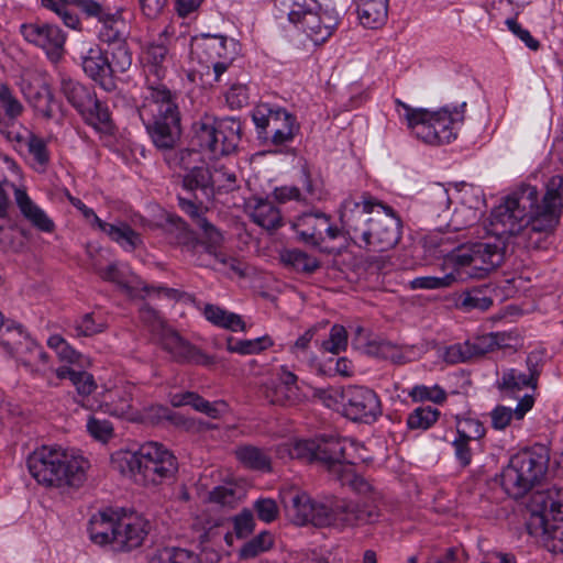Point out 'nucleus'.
<instances>
[{
  "label": "nucleus",
  "instance_id": "31",
  "mask_svg": "<svg viewBox=\"0 0 563 563\" xmlns=\"http://www.w3.org/2000/svg\"><path fill=\"white\" fill-rule=\"evenodd\" d=\"M96 225L113 242L118 243L123 250L128 252L134 251L143 243L140 233L133 230L125 222L111 224L102 221L100 218H96Z\"/></svg>",
  "mask_w": 563,
  "mask_h": 563
},
{
  "label": "nucleus",
  "instance_id": "12",
  "mask_svg": "<svg viewBox=\"0 0 563 563\" xmlns=\"http://www.w3.org/2000/svg\"><path fill=\"white\" fill-rule=\"evenodd\" d=\"M197 228L201 230V239H194L185 245L187 252L196 257V263L199 266L209 267L212 266L211 260H213L216 263L228 266L230 271L243 276L242 263L219 251L223 242L222 233L207 219H199Z\"/></svg>",
  "mask_w": 563,
  "mask_h": 563
},
{
  "label": "nucleus",
  "instance_id": "42",
  "mask_svg": "<svg viewBox=\"0 0 563 563\" xmlns=\"http://www.w3.org/2000/svg\"><path fill=\"white\" fill-rule=\"evenodd\" d=\"M219 120L210 114H203L192 123V140L202 150L210 152L211 145L214 144Z\"/></svg>",
  "mask_w": 563,
  "mask_h": 563
},
{
  "label": "nucleus",
  "instance_id": "33",
  "mask_svg": "<svg viewBox=\"0 0 563 563\" xmlns=\"http://www.w3.org/2000/svg\"><path fill=\"white\" fill-rule=\"evenodd\" d=\"M172 402L175 407L191 406L195 410L207 415L212 419H218L228 412V404L223 400L210 402L196 393L176 394Z\"/></svg>",
  "mask_w": 563,
  "mask_h": 563
},
{
  "label": "nucleus",
  "instance_id": "32",
  "mask_svg": "<svg viewBox=\"0 0 563 563\" xmlns=\"http://www.w3.org/2000/svg\"><path fill=\"white\" fill-rule=\"evenodd\" d=\"M492 290L489 286H477L460 292L455 306L463 312L487 311L493 306Z\"/></svg>",
  "mask_w": 563,
  "mask_h": 563
},
{
  "label": "nucleus",
  "instance_id": "54",
  "mask_svg": "<svg viewBox=\"0 0 563 563\" xmlns=\"http://www.w3.org/2000/svg\"><path fill=\"white\" fill-rule=\"evenodd\" d=\"M319 445L317 440H296L289 448L291 459L307 463L319 462Z\"/></svg>",
  "mask_w": 563,
  "mask_h": 563
},
{
  "label": "nucleus",
  "instance_id": "9",
  "mask_svg": "<svg viewBox=\"0 0 563 563\" xmlns=\"http://www.w3.org/2000/svg\"><path fill=\"white\" fill-rule=\"evenodd\" d=\"M531 533L541 537L543 545L553 553L563 552V504L542 492H536L530 501Z\"/></svg>",
  "mask_w": 563,
  "mask_h": 563
},
{
  "label": "nucleus",
  "instance_id": "24",
  "mask_svg": "<svg viewBox=\"0 0 563 563\" xmlns=\"http://www.w3.org/2000/svg\"><path fill=\"white\" fill-rule=\"evenodd\" d=\"M81 67L84 73L106 91L117 89V80L112 78L108 64V52L102 51L98 45L90 47L81 56Z\"/></svg>",
  "mask_w": 563,
  "mask_h": 563
},
{
  "label": "nucleus",
  "instance_id": "61",
  "mask_svg": "<svg viewBox=\"0 0 563 563\" xmlns=\"http://www.w3.org/2000/svg\"><path fill=\"white\" fill-rule=\"evenodd\" d=\"M428 203L437 213L449 210L451 199L448 189L441 184L433 185L428 190Z\"/></svg>",
  "mask_w": 563,
  "mask_h": 563
},
{
  "label": "nucleus",
  "instance_id": "16",
  "mask_svg": "<svg viewBox=\"0 0 563 563\" xmlns=\"http://www.w3.org/2000/svg\"><path fill=\"white\" fill-rule=\"evenodd\" d=\"M343 413L352 421L374 422L382 415L376 393L364 386H349L342 393Z\"/></svg>",
  "mask_w": 563,
  "mask_h": 563
},
{
  "label": "nucleus",
  "instance_id": "56",
  "mask_svg": "<svg viewBox=\"0 0 563 563\" xmlns=\"http://www.w3.org/2000/svg\"><path fill=\"white\" fill-rule=\"evenodd\" d=\"M413 401H432L442 404L446 399V393L439 385H417L408 394Z\"/></svg>",
  "mask_w": 563,
  "mask_h": 563
},
{
  "label": "nucleus",
  "instance_id": "18",
  "mask_svg": "<svg viewBox=\"0 0 563 563\" xmlns=\"http://www.w3.org/2000/svg\"><path fill=\"white\" fill-rule=\"evenodd\" d=\"M21 34L29 43L44 49L52 62H57L63 56L66 35L57 25L26 23L21 25Z\"/></svg>",
  "mask_w": 563,
  "mask_h": 563
},
{
  "label": "nucleus",
  "instance_id": "43",
  "mask_svg": "<svg viewBox=\"0 0 563 563\" xmlns=\"http://www.w3.org/2000/svg\"><path fill=\"white\" fill-rule=\"evenodd\" d=\"M110 48L108 52V64L111 68L112 78L115 80L118 74L125 73L132 65V53L126 43V40L122 42L112 43L108 45Z\"/></svg>",
  "mask_w": 563,
  "mask_h": 563
},
{
  "label": "nucleus",
  "instance_id": "6",
  "mask_svg": "<svg viewBox=\"0 0 563 563\" xmlns=\"http://www.w3.org/2000/svg\"><path fill=\"white\" fill-rule=\"evenodd\" d=\"M276 18H287L313 44L325 43L339 25V15L317 0H274Z\"/></svg>",
  "mask_w": 563,
  "mask_h": 563
},
{
  "label": "nucleus",
  "instance_id": "13",
  "mask_svg": "<svg viewBox=\"0 0 563 563\" xmlns=\"http://www.w3.org/2000/svg\"><path fill=\"white\" fill-rule=\"evenodd\" d=\"M506 247L507 243L497 238L494 243L476 242L459 245L450 253L449 262L456 274L468 266L487 274L501 265Z\"/></svg>",
  "mask_w": 563,
  "mask_h": 563
},
{
  "label": "nucleus",
  "instance_id": "27",
  "mask_svg": "<svg viewBox=\"0 0 563 563\" xmlns=\"http://www.w3.org/2000/svg\"><path fill=\"white\" fill-rule=\"evenodd\" d=\"M466 107V102H462L457 108L443 107L441 110L430 112L432 117L433 130L435 135V145L449 143L456 137L454 132V123L463 121V112Z\"/></svg>",
  "mask_w": 563,
  "mask_h": 563
},
{
  "label": "nucleus",
  "instance_id": "53",
  "mask_svg": "<svg viewBox=\"0 0 563 563\" xmlns=\"http://www.w3.org/2000/svg\"><path fill=\"white\" fill-rule=\"evenodd\" d=\"M273 344L268 336H262L254 340L234 341L232 338L228 340L227 349L232 353L242 355L258 353Z\"/></svg>",
  "mask_w": 563,
  "mask_h": 563
},
{
  "label": "nucleus",
  "instance_id": "19",
  "mask_svg": "<svg viewBox=\"0 0 563 563\" xmlns=\"http://www.w3.org/2000/svg\"><path fill=\"white\" fill-rule=\"evenodd\" d=\"M162 349L167 352L172 360L180 364L212 365V356L203 353L197 346L184 339L177 331L169 328L165 330L157 340Z\"/></svg>",
  "mask_w": 563,
  "mask_h": 563
},
{
  "label": "nucleus",
  "instance_id": "57",
  "mask_svg": "<svg viewBox=\"0 0 563 563\" xmlns=\"http://www.w3.org/2000/svg\"><path fill=\"white\" fill-rule=\"evenodd\" d=\"M483 423L474 418L459 419L456 422V435L478 442L485 435Z\"/></svg>",
  "mask_w": 563,
  "mask_h": 563
},
{
  "label": "nucleus",
  "instance_id": "20",
  "mask_svg": "<svg viewBox=\"0 0 563 563\" xmlns=\"http://www.w3.org/2000/svg\"><path fill=\"white\" fill-rule=\"evenodd\" d=\"M261 393L272 405L291 406L300 399L297 376L285 366L261 386Z\"/></svg>",
  "mask_w": 563,
  "mask_h": 563
},
{
  "label": "nucleus",
  "instance_id": "1",
  "mask_svg": "<svg viewBox=\"0 0 563 563\" xmlns=\"http://www.w3.org/2000/svg\"><path fill=\"white\" fill-rule=\"evenodd\" d=\"M338 479L368 499L354 501L331 497L317 501L306 492L291 488L282 494V501L290 520L297 526L311 523L316 527L336 528L378 522L382 517L383 496L374 485L356 474L353 464L345 465Z\"/></svg>",
  "mask_w": 563,
  "mask_h": 563
},
{
  "label": "nucleus",
  "instance_id": "11",
  "mask_svg": "<svg viewBox=\"0 0 563 563\" xmlns=\"http://www.w3.org/2000/svg\"><path fill=\"white\" fill-rule=\"evenodd\" d=\"M60 91L89 125L102 132L111 130L109 109L91 89L68 76H62Z\"/></svg>",
  "mask_w": 563,
  "mask_h": 563
},
{
  "label": "nucleus",
  "instance_id": "14",
  "mask_svg": "<svg viewBox=\"0 0 563 563\" xmlns=\"http://www.w3.org/2000/svg\"><path fill=\"white\" fill-rule=\"evenodd\" d=\"M191 49L201 60L211 65L214 80L220 81L239 55L240 44L224 35L201 34L192 38Z\"/></svg>",
  "mask_w": 563,
  "mask_h": 563
},
{
  "label": "nucleus",
  "instance_id": "58",
  "mask_svg": "<svg viewBox=\"0 0 563 563\" xmlns=\"http://www.w3.org/2000/svg\"><path fill=\"white\" fill-rule=\"evenodd\" d=\"M140 318L142 322L148 327L153 335L158 340L165 330L169 327L165 323L159 312L150 306H144L140 310Z\"/></svg>",
  "mask_w": 563,
  "mask_h": 563
},
{
  "label": "nucleus",
  "instance_id": "30",
  "mask_svg": "<svg viewBox=\"0 0 563 563\" xmlns=\"http://www.w3.org/2000/svg\"><path fill=\"white\" fill-rule=\"evenodd\" d=\"M533 405V396L526 394L519 398L515 409L501 405L495 407L490 412L492 427L495 430H505L512 420H522L526 413L532 409Z\"/></svg>",
  "mask_w": 563,
  "mask_h": 563
},
{
  "label": "nucleus",
  "instance_id": "10",
  "mask_svg": "<svg viewBox=\"0 0 563 563\" xmlns=\"http://www.w3.org/2000/svg\"><path fill=\"white\" fill-rule=\"evenodd\" d=\"M252 120L258 137L275 147L291 143L300 129L294 114L284 108L272 107L268 103L256 106L252 111Z\"/></svg>",
  "mask_w": 563,
  "mask_h": 563
},
{
  "label": "nucleus",
  "instance_id": "29",
  "mask_svg": "<svg viewBox=\"0 0 563 563\" xmlns=\"http://www.w3.org/2000/svg\"><path fill=\"white\" fill-rule=\"evenodd\" d=\"M14 199L21 214L35 229L45 233H52L55 230L54 221L29 197L24 189L14 188Z\"/></svg>",
  "mask_w": 563,
  "mask_h": 563
},
{
  "label": "nucleus",
  "instance_id": "44",
  "mask_svg": "<svg viewBox=\"0 0 563 563\" xmlns=\"http://www.w3.org/2000/svg\"><path fill=\"white\" fill-rule=\"evenodd\" d=\"M147 563H200L199 556L187 549L164 547L157 549Z\"/></svg>",
  "mask_w": 563,
  "mask_h": 563
},
{
  "label": "nucleus",
  "instance_id": "52",
  "mask_svg": "<svg viewBox=\"0 0 563 563\" xmlns=\"http://www.w3.org/2000/svg\"><path fill=\"white\" fill-rule=\"evenodd\" d=\"M273 544V534L269 531H262L243 544L240 549V556L242 559H253L258 554L268 551Z\"/></svg>",
  "mask_w": 563,
  "mask_h": 563
},
{
  "label": "nucleus",
  "instance_id": "39",
  "mask_svg": "<svg viewBox=\"0 0 563 563\" xmlns=\"http://www.w3.org/2000/svg\"><path fill=\"white\" fill-rule=\"evenodd\" d=\"M497 387L504 394L514 397H518L517 393L523 388H531L533 390L537 388L526 373L516 368L504 371L501 377L497 380Z\"/></svg>",
  "mask_w": 563,
  "mask_h": 563
},
{
  "label": "nucleus",
  "instance_id": "2",
  "mask_svg": "<svg viewBox=\"0 0 563 563\" xmlns=\"http://www.w3.org/2000/svg\"><path fill=\"white\" fill-rule=\"evenodd\" d=\"M342 230L355 245L371 252H386L401 238V220L390 207L371 196L346 198L341 206Z\"/></svg>",
  "mask_w": 563,
  "mask_h": 563
},
{
  "label": "nucleus",
  "instance_id": "23",
  "mask_svg": "<svg viewBox=\"0 0 563 563\" xmlns=\"http://www.w3.org/2000/svg\"><path fill=\"white\" fill-rule=\"evenodd\" d=\"M141 120L153 144L162 154L178 145L181 135L180 115Z\"/></svg>",
  "mask_w": 563,
  "mask_h": 563
},
{
  "label": "nucleus",
  "instance_id": "5",
  "mask_svg": "<svg viewBox=\"0 0 563 563\" xmlns=\"http://www.w3.org/2000/svg\"><path fill=\"white\" fill-rule=\"evenodd\" d=\"M114 462L122 473H128L134 482L143 485L169 482L178 471L175 455L157 442H147L136 452L120 453Z\"/></svg>",
  "mask_w": 563,
  "mask_h": 563
},
{
  "label": "nucleus",
  "instance_id": "22",
  "mask_svg": "<svg viewBox=\"0 0 563 563\" xmlns=\"http://www.w3.org/2000/svg\"><path fill=\"white\" fill-rule=\"evenodd\" d=\"M319 462L331 472L339 475L345 465H351L352 452L355 451L354 441L346 438L329 437L318 439Z\"/></svg>",
  "mask_w": 563,
  "mask_h": 563
},
{
  "label": "nucleus",
  "instance_id": "15",
  "mask_svg": "<svg viewBox=\"0 0 563 563\" xmlns=\"http://www.w3.org/2000/svg\"><path fill=\"white\" fill-rule=\"evenodd\" d=\"M141 119L179 117L177 95L162 79L146 78L143 103L139 108Z\"/></svg>",
  "mask_w": 563,
  "mask_h": 563
},
{
  "label": "nucleus",
  "instance_id": "62",
  "mask_svg": "<svg viewBox=\"0 0 563 563\" xmlns=\"http://www.w3.org/2000/svg\"><path fill=\"white\" fill-rule=\"evenodd\" d=\"M347 344V333L344 327L335 324L332 327L330 331V336L328 340L323 341L322 347L324 351L331 352L333 354H338L342 350L346 347Z\"/></svg>",
  "mask_w": 563,
  "mask_h": 563
},
{
  "label": "nucleus",
  "instance_id": "40",
  "mask_svg": "<svg viewBox=\"0 0 563 563\" xmlns=\"http://www.w3.org/2000/svg\"><path fill=\"white\" fill-rule=\"evenodd\" d=\"M507 335L501 332H492L466 340L471 353V360L482 357L498 347L506 346Z\"/></svg>",
  "mask_w": 563,
  "mask_h": 563
},
{
  "label": "nucleus",
  "instance_id": "41",
  "mask_svg": "<svg viewBox=\"0 0 563 563\" xmlns=\"http://www.w3.org/2000/svg\"><path fill=\"white\" fill-rule=\"evenodd\" d=\"M250 214L256 224L267 230H274L282 225L280 211L268 200H257Z\"/></svg>",
  "mask_w": 563,
  "mask_h": 563
},
{
  "label": "nucleus",
  "instance_id": "46",
  "mask_svg": "<svg viewBox=\"0 0 563 563\" xmlns=\"http://www.w3.org/2000/svg\"><path fill=\"white\" fill-rule=\"evenodd\" d=\"M236 459L246 467L257 471H269L271 460L261 449L253 445L239 446L235 450Z\"/></svg>",
  "mask_w": 563,
  "mask_h": 563
},
{
  "label": "nucleus",
  "instance_id": "37",
  "mask_svg": "<svg viewBox=\"0 0 563 563\" xmlns=\"http://www.w3.org/2000/svg\"><path fill=\"white\" fill-rule=\"evenodd\" d=\"M357 14L360 22L365 27L377 29L387 21L388 5L383 4V0H361L357 5Z\"/></svg>",
  "mask_w": 563,
  "mask_h": 563
},
{
  "label": "nucleus",
  "instance_id": "36",
  "mask_svg": "<svg viewBox=\"0 0 563 563\" xmlns=\"http://www.w3.org/2000/svg\"><path fill=\"white\" fill-rule=\"evenodd\" d=\"M284 266L297 273L312 274L320 267L317 257L299 249H285L279 253Z\"/></svg>",
  "mask_w": 563,
  "mask_h": 563
},
{
  "label": "nucleus",
  "instance_id": "60",
  "mask_svg": "<svg viewBox=\"0 0 563 563\" xmlns=\"http://www.w3.org/2000/svg\"><path fill=\"white\" fill-rule=\"evenodd\" d=\"M455 272L444 275L443 277L423 276L417 277L410 282L412 289H439L449 287L454 280Z\"/></svg>",
  "mask_w": 563,
  "mask_h": 563
},
{
  "label": "nucleus",
  "instance_id": "17",
  "mask_svg": "<svg viewBox=\"0 0 563 563\" xmlns=\"http://www.w3.org/2000/svg\"><path fill=\"white\" fill-rule=\"evenodd\" d=\"M291 227L300 242L312 246H319L325 239L335 240L341 234V229L331 222V217L321 211L296 217Z\"/></svg>",
  "mask_w": 563,
  "mask_h": 563
},
{
  "label": "nucleus",
  "instance_id": "4",
  "mask_svg": "<svg viewBox=\"0 0 563 563\" xmlns=\"http://www.w3.org/2000/svg\"><path fill=\"white\" fill-rule=\"evenodd\" d=\"M540 206L537 187L521 185L492 210L487 232L508 244L522 232Z\"/></svg>",
  "mask_w": 563,
  "mask_h": 563
},
{
  "label": "nucleus",
  "instance_id": "48",
  "mask_svg": "<svg viewBox=\"0 0 563 563\" xmlns=\"http://www.w3.org/2000/svg\"><path fill=\"white\" fill-rule=\"evenodd\" d=\"M107 324L101 318H97L95 313L89 312L76 319L70 325V333L76 338L92 336L106 330Z\"/></svg>",
  "mask_w": 563,
  "mask_h": 563
},
{
  "label": "nucleus",
  "instance_id": "47",
  "mask_svg": "<svg viewBox=\"0 0 563 563\" xmlns=\"http://www.w3.org/2000/svg\"><path fill=\"white\" fill-rule=\"evenodd\" d=\"M168 49L164 43H153L145 52L146 66V78L162 79L165 76V68L163 62L166 59Z\"/></svg>",
  "mask_w": 563,
  "mask_h": 563
},
{
  "label": "nucleus",
  "instance_id": "35",
  "mask_svg": "<svg viewBox=\"0 0 563 563\" xmlns=\"http://www.w3.org/2000/svg\"><path fill=\"white\" fill-rule=\"evenodd\" d=\"M123 7L118 10L107 21L98 26L97 35L100 42L111 45L112 43L122 42L129 35V25L123 18Z\"/></svg>",
  "mask_w": 563,
  "mask_h": 563
},
{
  "label": "nucleus",
  "instance_id": "38",
  "mask_svg": "<svg viewBox=\"0 0 563 563\" xmlns=\"http://www.w3.org/2000/svg\"><path fill=\"white\" fill-rule=\"evenodd\" d=\"M162 156L169 168L186 172H189L203 161L200 152L190 148H179L178 145L169 148Z\"/></svg>",
  "mask_w": 563,
  "mask_h": 563
},
{
  "label": "nucleus",
  "instance_id": "25",
  "mask_svg": "<svg viewBox=\"0 0 563 563\" xmlns=\"http://www.w3.org/2000/svg\"><path fill=\"white\" fill-rule=\"evenodd\" d=\"M396 111L407 123L411 133L422 142L435 145L437 133L433 130L430 111L421 108H411L399 99L395 100Z\"/></svg>",
  "mask_w": 563,
  "mask_h": 563
},
{
  "label": "nucleus",
  "instance_id": "7",
  "mask_svg": "<svg viewBox=\"0 0 563 563\" xmlns=\"http://www.w3.org/2000/svg\"><path fill=\"white\" fill-rule=\"evenodd\" d=\"M563 177L552 176L547 183V190L541 199V206L530 219L514 244L526 249H541L545 239L553 232L560 220L562 208Z\"/></svg>",
  "mask_w": 563,
  "mask_h": 563
},
{
  "label": "nucleus",
  "instance_id": "50",
  "mask_svg": "<svg viewBox=\"0 0 563 563\" xmlns=\"http://www.w3.org/2000/svg\"><path fill=\"white\" fill-rule=\"evenodd\" d=\"M440 411L431 406L418 407L407 418V426L411 430H427L439 419Z\"/></svg>",
  "mask_w": 563,
  "mask_h": 563
},
{
  "label": "nucleus",
  "instance_id": "55",
  "mask_svg": "<svg viewBox=\"0 0 563 563\" xmlns=\"http://www.w3.org/2000/svg\"><path fill=\"white\" fill-rule=\"evenodd\" d=\"M0 107L10 121H14L19 118L24 110L23 104L4 84H0Z\"/></svg>",
  "mask_w": 563,
  "mask_h": 563
},
{
  "label": "nucleus",
  "instance_id": "45",
  "mask_svg": "<svg viewBox=\"0 0 563 563\" xmlns=\"http://www.w3.org/2000/svg\"><path fill=\"white\" fill-rule=\"evenodd\" d=\"M56 375L62 379L68 378L81 396H89L97 388L93 376L84 371H75L68 366H60L56 369Z\"/></svg>",
  "mask_w": 563,
  "mask_h": 563
},
{
  "label": "nucleus",
  "instance_id": "51",
  "mask_svg": "<svg viewBox=\"0 0 563 563\" xmlns=\"http://www.w3.org/2000/svg\"><path fill=\"white\" fill-rule=\"evenodd\" d=\"M24 148L32 157L33 163L38 166V169L44 172L49 163V152L46 141L33 133L29 135Z\"/></svg>",
  "mask_w": 563,
  "mask_h": 563
},
{
  "label": "nucleus",
  "instance_id": "8",
  "mask_svg": "<svg viewBox=\"0 0 563 563\" xmlns=\"http://www.w3.org/2000/svg\"><path fill=\"white\" fill-rule=\"evenodd\" d=\"M548 466L549 454L543 446L516 454L500 475L505 493L515 499L523 497L541 482Z\"/></svg>",
  "mask_w": 563,
  "mask_h": 563
},
{
  "label": "nucleus",
  "instance_id": "59",
  "mask_svg": "<svg viewBox=\"0 0 563 563\" xmlns=\"http://www.w3.org/2000/svg\"><path fill=\"white\" fill-rule=\"evenodd\" d=\"M42 7L55 12L69 29L76 30L80 25L78 15L57 0H41Z\"/></svg>",
  "mask_w": 563,
  "mask_h": 563
},
{
  "label": "nucleus",
  "instance_id": "21",
  "mask_svg": "<svg viewBox=\"0 0 563 563\" xmlns=\"http://www.w3.org/2000/svg\"><path fill=\"white\" fill-rule=\"evenodd\" d=\"M118 525L114 552H129L141 547L151 530L150 521L135 514H121Z\"/></svg>",
  "mask_w": 563,
  "mask_h": 563
},
{
  "label": "nucleus",
  "instance_id": "49",
  "mask_svg": "<svg viewBox=\"0 0 563 563\" xmlns=\"http://www.w3.org/2000/svg\"><path fill=\"white\" fill-rule=\"evenodd\" d=\"M122 5L113 4L111 5L107 0L96 1V0H82L79 3V9L85 13L88 18H93L98 21L99 25L107 21L110 16H112Z\"/></svg>",
  "mask_w": 563,
  "mask_h": 563
},
{
  "label": "nucleus",
  "instance_id": "26",
  "mask_svg": "<svg viewBox=\"0 0 563 563\" xmlns=\"http://www.w3.org/2000/svg\"><path fill=\"white\" fill-rule=\"evenodd\" d=\"M120 515L117 510L107 509L93 516L88 528L90 540L99 547L114 551V538L118 537Z\"/></svg>",
  "mask_w": 563,
  "mask_h": 563
},
{
  "label": "nucleus",
  "instance_id": "64",
  "mask_svg": "<svg viewBox=\"0 0 563 563\" xmlns=\"http://www.w3.org/2000/svg\"><path fill=\"white\" fill-rule=\"evenodd\" d=\"M481 218V213L477 209L463 206L455 210L452 224L454 225V230H460L462 228H468L475 224Z\"/></svg>",
  "mask_w": 563,
  "mask_h": 563
},
{
  "label": "nucleus",
  "instance_id": "63",
  "mask_svg": "<svg viewBox=\"0 0 563 563\" xmlns=\"http://www.w3.org/2000/svg\"><path fill=\"white\" fill-rule=\"evenodd\" d=\"M253 508L257 518L266 523L275 521L279 514L278 506L272 498H258L254 501Z\"/></svg>",
  "mask_w": 563,
  "mask_h": 563
},
{
  "label": "nucleus",
  "instance_id": "34",
  "mask_svg": "<svg viewBox=\"0 0 563 563\" xmlns=\"http://www.w3.org/2000/svg\"><path fill=\"white\" fill-rule=\"evenodd\" d=\"M183 188L188 192L199 190L205 197L213 194L214 178L205 161L191 168L183 176Z\"/></svg>",
  "mask_w": 563,
  "mask_h": 563
},
{
  "label": "nucleus",
  "instance_id": "28",
  "mask_svg": "<svg viewBox=\"0 0 563 563\" xmlns=\"http://www.w3.org/2000/svg\"><path fill=\"white\" fill-rule=\"evenodd\" d=\"M241 122L235 118H223L219 120L214 144L210 152L214 156L229 155L235 151L241 140Z\"/></svg>",
  "mask_w": 563,
  "mask_h": 563
},
{
  "label": "nucleus",
  "instance_id": "3",
  "mask_svg": "<svg viewBox=\"0 0 563 563\" xmlns=\"http://www.w3.org/2000/svg\"><path fill=\"white\" fill-rule=\"evenodd\" d=\"M26 466L31 476L42 486L78 488L86 481L89 463L74 451L43 445L27 456Z\"/></svg>",
  "mask_w": 563,
  "mask_h": 563
}]
</instances>
